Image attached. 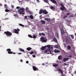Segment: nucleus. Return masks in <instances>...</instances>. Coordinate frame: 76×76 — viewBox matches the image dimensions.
I'll return each instance as SVG.
<instances>
[{
  "label": "nucleus",
  "mask_w": 76,
  "mask_h": 76,
  "mask_svg": "<svg viewBox=\"0 0 76 76\" xmlns=\"http://www.w3.org/2000/svg\"><path fill=\"white\" fill-rule=\"evenodd\" d=\"M26 11L27 13H31L30 11H29V9H28V8L27 7H26Z\"/></svg>",
  "instance_id": "ddd939ff"
},
{
  "label": "nucleus",
  "mask_w": 76,
  "mask_h": 76,
  "mask_svg": "<svg viewBox=\"0 0 76 76\" xmlns=\"http://www.w3.org/2000/svg\"><path fill=\"white\" fill-rule=\"evenodd\" d=\"M70 36H71V37L72 39H74V36H73V35H70Z\"/></svg>",
  "instance_id": "c756f323"
},
{
  "label": "nucleus",
  "mask_w": 76,
  "mask_h": 76,
  "mask_svg": "<svg viewBox=\"0 0 76 76\" xmlns=\"http://www.w3.org/2000/svg\"><path fill=\"white\" fill-rule=\"evenodd\" d=\"M12 7L13 9V8H14V6L13 5H12Z\"/></svg>",
  "instance_id": "37998d69"
},
{
  "label": "nucleus",
  "mask_w": 76,
  "mask_h": 76,
  "mask_svg": "<svg viewBox=\"0 0 76 76\" xmlns=\"http://www.w3.org/2000/svg\"><path fill=\"white\" fill-rule=\"evenodd\" d=\"M43 13L44 14H45V15H47V14H48V12L45 10L43 11Z\"/></svg>",
  "instance_id": "f8f14e48"
},
{
  "label": "nucleus",
  "mask_w": 76,
  "mask_h": 76,
  "mask_svg": "<svg viewBox=\"0 0 76 76\" xmlns=\"http://www.w3.org/2000/svg\"><path fill=\"white\" fill-rule=\"evenodd\" d=\"M48 19V18H45L44 20H47Z\"/></svg>",
  "instance_id": "8fccbe9b"
},
{
  "label": "nucleus",
  "mask_w": 76,
  "mask_h": 76,
  "mask_svg": "<svg viewBox=\"0 0 76 76\" xmlns=\"http://www.w3.org/2000/svg\"><path fill=\"white\" fill-rule=\"evenodd\" d=\"M4 8L6 9H9V7H7V5L6 4H5L4 5Z\"/></svg>",
  "instance_id": "f3484780"
},
{
  "label": "nucleus",
  "mask_w": 76,
  "mask_h": 76,
  "mask_svg": "<svg viewBox=\"0 0 76 76\" xmlns=\"http://www.w3.org/2000/svg\"><path fill=\"white\" fill-rule=\"evenodd\" d=\"M67 16L66 15H65L63 17L64 19H65V18H66Z\"/></svg>",
  "instance_id": "58836bf2"
},
{
  "label": "nucleus",
  "mask_w": 76,
  "mask_h": 76,
  "mask_svg": "<svg viewBox=\"0 0 76 76\" xmlns=\"http://www.w3.org/2000/svg\"><path fill=\"white\" fill-rule=\"evenodd\" d=\"M32 57H34V58H35V57H36V56H35V55H33Z\"/></svg>",
  "instance_id": "79ce46f5"
},
{
  "label": "nucleus",
  "mask_w": 76,
  "mask_h": 76,
  "mask_svg": "<svg viewBox=\"0 0 76 76\" xmlns=\"http://www.w3.org/2000/svg\"><path fill=\"white\" fill-rule=\"evenodd\" d=\"M47 21V22H50V20L49 18H48Z\"/></svg>",
  "instance_id": "4c0bfd02"
},
{
  "label": "nucleus",
  "mask_w": 76,
  "mask_h": 76,
  "mask_svg": "<svg viewBox=\"0 0 76 76\" xmlns=\"http://www.w3.org/2000/svg\"><path fill=\"white\" fill-rule=\"evenodd\" d=\"M60 9L61 10H65V8H64V7H61Z\"/></svg>",
  "instance_id": "a878e982"
},
{
  "label": "nucleus",
  "mask_w": 76,
  "mask_h": 76,
  "mask_svg": "<svg viewBox=\"0 0 76 76\" xmlns=\"http://www.w3.org/2000/svg\"><path fill=\"white\" fill-rule=\"evenodd\" d=\"M47 47V46H42L41 48V51H44V50H45L46 49V48Z\"/></svg>",
  "instance_id": "6e6552de"
},
{
  "label": "nucleus",
  "mask_w": 76,
  "mask_h": 76,
  "mask_svg": "<svg viewBox=\"0 0 76 76\" xmlns=\"http://www.w3.org/2000/svg\"><path fill=\"white\" fill-rule=\"evenodd\" d=\"M67 49L69 50H70V49H71V46L70 45H68L67 47Z\"/></svg>",
  "instance_id": "6ab92c4d"
},
{
  "label": "nucleus",
  "mask_w": 76,
  "mask_h": 76,
  "mask_svg": "<svg viewBox=\"0 0 76 76\" xmlns=\"http://www.w3.org/2000/svg\"><path fill=\"white\" fill-rule=\"evenodd\" d=\"M25 10V8H20V10H18V11L20 15H23Z\"/></svg>",
  "instance_id": "f03ea898"
},
{
  "label": "nucleus",
  "mask_w": 76,
  "mask_h": 76,
  "mask_svg": "<svg viewBox=\"0 0 76 76\" xmlns=\"http://www.w3.org/2000/svg\"><path fill=\"white\" fill-rule=\"evenodd\" d=\"M41 34L42 35H43V36H45V34L44 33H42Z\"/></svg>",
  "instance_id": "e433bc0d"
},
{
  "label": "nucleus",
  "mask_w": 76,
  "mask_h": 76,
  "mask_svg": "<svg viewBox=\"0 0 76 76\" xmlns=\"http://www.w3.org/2000/svg\"><path fill=\"white\" fill-rule=\"evenodd\" d=\"M26 0V1H29V0Z\"/></svg>",
  "instance_id": "69168bd1"
},
{
  "label": "nucleus",
  "mask_w": 76,
  "mask_h": 76,
  "mask_svg": "<svg viewBox=\"0 0 76 76\" xmlns=\"http://www.w3.org/2000/svg\"><path fill=\"white\" fill-rule=\"evenodd\" d=\"M50 9H52V10H55V8L54 7L52 6L50 7Z\"/></svg>",
  "instance_id": "dca6fc26"
},
{
  "label": "nucleus",
  "mask_w": 76,
  "mask_h": 76,
  "mask_svg": "<svg viewBox=\"0 0 76 76\" xmlns=\"http://www.w3.org/2000/svg\"><path fill=\"white\" fill-rule=\"evenodd\" d=\"M41 33H39V35L40 36H41V35H42V34H41Z\"/></svg>",
  "instance_id": "09e8293b"
},
{
  "label": "nucleus",
  "mask_w": 76,
  "mask_h": 76,
  "mask_svg": "<svg viewBox=\"0 0 76 76\" xmlns=\"http://www.w3.org/2000/svg\"><path fill=\"white\" fill-rule=\"evenodd\" d=\"M26 50H27V51H30L32 50V48L30 47L27 48L26 49Z\"/></svg>",
  "instance_id": "aec40b11"
},
{
  "label": "nucleus",
  "mask_w": 76,
  "mask_h": 76,
  "mask_svg": "<svg viewBox=\"0 0 76 76\" xmlns=\"http://www.w3.org/2000/svg\"><path fill=\"white\" fill-rule=\"evenodd\" d=\"M42 66H44V65H45V64H44V63H43V64H42Z\"/></svg>",
  "instance_id": "864d4df0"
},
{
  "label": "nucleus",
  "mask_w": 76,
  "mask_h": 76,
  "mask_svg": "<svg viewBox=\"0 0 76 76\" xmlns=\"http://www.w3.org/2000/svg\"><path fill=\"white\" fill-rule=\"evenodd\" d=\"M75 74H76V70L75 71Z\"/></svg>",
  "instance_id": "052dcab7"
},
{
  "label": "nucleus",
  "mask_w": 76,
  "mask_h": 76,
  "mask_svg": "<svg viewBox=\"0 0 76 76\" xmlns=\"http://www.w3.org/2000/svg\"><path fill=\"white\" fill-rule=\"evenodd\" d=\"M5 12H10V10H8L7 9H6L5 10Z\"/></svg>",
  "instance_id": "c85d7f7f"
},
{
  "label": "nucleus",
  "mask_w": 76,
  "mask_h": 76,
  "mask_svg": "<svg viewBox=\"0 0 76 76\" xmlns=\"http://www.w3.org/2000/svg\"><path fill=\"white\" fill-rule=\"evenodd\" d=\"M75 35H76V33H75Z\"/></svg>",
  "instance_id": "774afa93"
},
{
  "label": "nucleus",
  "mask_w": 76,
  "mask_h": 76,
  "mask_svg": "<svg viewBox=\"0 0 76 76\" xmlns=\"http://www.w3.org/2000/svg\"><path fill=\"white\" fill-rule=\"evenodd\" d=\"M73 15H71L69 16V18H73Z\"/></svg>",
  "instance_id": "f704fd0d"
},
{
  "label": "nucleus",
  "mask_w": 76,
  "mask_h": 76,
  "mask_svg": "<svg viewBox=\"0 0 76 76\" xmlns=\"http://www.w3.org/2000/svg\"><path fill=\"white\" fill-rule=\"evenodd\" d=\"M26 63L27 64H28V63H29V61H26Z\"/></svg>",
  "instance_id": "c03bdc74"
},
{
  "label": "nucleus",
  "mask_w": 76,
  "mask_h": 76,
  "mask_svg": "<svg viewBox=\"0 0 76 76\" xmlns=\"http://www.w3.org/2000/svg\"><path fill=\"white\" fill-rule=\"evenodd\" d=\"M62 76H64V74H62Z\"/></svg>",
  "instance_id": "4d7b16f0"
},
{
  "label": "nucleus",
  "mask_w": 76,
  "mask_h": 76,
  "mask_svg": "<svg viewBox=\"0 0 76 76\" xmlns=\"http://www.w3.org/2000/svg\"><path fill=\"white\" fill-rule=\"evenodd\" d=\"M18 54H21L22 53H18Z\"/></svg>",
  "instance_id": "13d9d810"
},
{
  "label": "nucleus",
  "mask_w": 76,
  "mask_h": 76,
  "mask_svg": "<svg viewBox=\"0 0 76 76\" xmlns=\"http://www.w3.org/2000/svg\"><path fill=\"white\" fill-rule=\"evenodd\" d=\"M33 69L34 71H38V69L34 66H33Z\"/></svg>",
  "instance_id": "1a4fd4ad"
},
{
  "label": "nucleus",
  "mask_w": 76,
  "mask_h": 76,
  "mask_svg": "<svg viewBox=\"0 0 76 76\" xmlns=\"http://www.w3.org/2000/svg\"><path fill=\"white\" fill-rule=\"evenodd\" d=\"M36 1L37 3H39L40 2V1L39 0H36Z\"/></svg>",
  "instance_id": "a19ab883"
},
{
  "label": "nucleus",
  "mask_w": 76,
  "mask_h": 76,
  "mask_svg": "<svg viewBox=\"0 0 76 76\" xmlns=\"http://www.w3.org/2000/svg\"><path fill=\"white\" fill-rule=\"evenodd\" d=\"M54 52L55 53H60V51H59L58 50H54Z\"/></svg>",
  "instance_id": "412c9836"
},
{
  "label": "nucleus",
  "mask_w": 76,
  "mask_h": 76,
  "mask_svg": "<svg viewBox=\"0 0 76 76\" xmlns=\"http://www.w3.org/2000/svg\"><path fill=\"white\" fill-rule=\"evenodd\" d=\"M46 46V47H47L48 49L45 50V53H47V54H51V47L50 45H48Z\"/></svg>",
  "instance_id": "f257e3e1"
},
{
  "label": "nucleus",
  "mask_w": 76,
  "mask_h": 76,
  "mask_svg": "<svg viewBox=\"0 0 76 76\" xmlns=\"http://www.w3.org/2000/svg\"><path fill=\"white\" fill-rule=\"evenodd\" d=\"M50 1L53 3H54V4H56L57 3V2L55 0H50Z\"/></svg>",
  "instance_id": "4468645a"
},
{
  "label": "nucleus",
  "mask_w": 76,
  "mask_h": 76,
  "mask_svg": "<svg viewBox=\"0 0 76 76\" xmlns=\"http://www.w3.org/2000/svg\"><path fill=\"white\" fill-rule=\"evenodd\" d=\"M55 48H57V47H58V45H55Z\"/></svg>",
  "instance_id": "a18cd8bd"
},
{
  "label": "nucleus",
  "mask_w": 76,
  "mask_h": 76,
  "mask_svg": "<svg viewBox=\"0 0 76 76\" xmlns=\"http://www.w3.org/2000/svg\"><path fill=\"white\" fill-rule=\"evenodd\" d=\"M53 67H57L58 66V64H54L53 65Z\"/></svg>",
  "instance_id": "bb28decb"
},
{
  "label": "nucleus",
  "mask_w": 76,
  "mask_h": 76,
  "mask_svg": "<svg viewBox=\"0 0 76 76\" xmlns=\"http://www.w3.org/2000/svg\"><path fill=\"white\" fill-rule=\"evenodd\" d=\"M28 37L30 38H33V37L30 34H29L28 35Z\"/></svg>",
  "instance_id": "7c9ffc66"
},
{
  "label": "nucleus",
  "mask_w": 76,
  "mask_h": 76,
  "mask_svg": "<svg viewBox=\"0 0 76 76\" xmlns=\"http://www.w3.org/2000/svg\"><path fill=\"white\" fill-rule=\"evenodd\" d=\"M19 8H20V7H16V9H19Z\"/></svg>",
  "instance_id": "49530a36"
},
{
  "label": "nucleus",
  "mask_w": 76,
  "mask_h": 76,
  "mask_svg": "<svg viewBox=\"0 0 76 76\" xmlns=\"http://www.w3.org/2000/svg\"><path fill=\"white\" fill-rule=\"evenodd\" d=\"M19 50L20 51H22V52H25V50L23 49L22 48H19Z\"/></svg>",
  "instance_id": "5701e85b"
},
{
  "label": "nucleus",
  "mask_w": 76,
  "mask_h": 76,
  "mask_svg": "<svg viewBox=\"0 0 76 76\" xmlns=\"http://www.w3.org/2000/svg\"><path fill=\"white\" fill-rule=\"evenodd\" d=\"M61 34L62 35H63V34H64V30H63V29H62L61 30Z\"/></svg>",
  "instance_id": "b1692460"
},
{
  "label": "nucleus",
  "mask_w": 76,
  "mask_h": 76,
  "mask_svg": "<svg viewBox=\"0 0 76 76\" xmlns=\"http://www.w3.org/2000/svg\"><path fill=\"white\" fill-rule=\"evenodd\" d=\"M19 31H20V29H19L17 28V29H15L14 30V33L17 34H19Z\"/></svg>",
  "instance_id": "0eeeda50"
},
{
  "label": "nucleus",
  "mask_w": 76,
  "mask_h": 76,
  "mask_svg": "<svg viewBox=\"0 0 76 76\" xmlns=\"http://www.w3.org/2000/svg\"><path fill=\"white\" fill-rule=\"evenodd\" d=\"M61 6H62V7H64V6H63V5L62 4H61Z\"/></svg>",
  "instance_id": "603ef678"
},
{
  "label": "nucleus",
  "mask_w": 76,
  "mask_h": 76,
  "mask_svg": "<svg viewBox=\"0 0 76 76\" xmlns=\"http://www.w3.org/2000/svg\"><path fill=\"white\" fill-rule=\"evenodd\" d=\"M69 58H64L63 59V61L64 62H66V61L69 60Z\"/></svg>",
  "instance_id": "9b49d317"
},
{
  "label": "nucleus",
  "mask_w": 76,
  "mask_h": 76,
  "mask_svg": "<svg viewBox=\"0 0 76 76\" xmlns=\"http://www.w3.org/2000/svg\"><path fill=\"white\" fill-rule=\"evenodd\" d=\"M64 65H65V66H67V64L66 63H64Z\"/></svg>",
  "instance_id": "3c124183"
},
{
  "label": "nucleus",
  "mask_w": 76,
  "mask_h": 76,
  "mask_svg": "<svg viewBox=\"0 0 76 76\" xmlns=\"http://www.w3.org/2000/svg\"><path fill=\"white\" fill-rule=\"evenodd\" d=\"M20 61L21 62H22V61H23V60H22V59H20Z\"/></svg>",
  "instance_id": "6e6d98bb"
},
{
  "label": "nucleus",
  "mask_w": 76,
  "mask_h": 76,
  "mask_svg": "<svg viewBox=\"0 0 76 76\" xmlns=\"http://www.w3.org/2000/svg\"><path fill=\"white\" fill-rule=\"evenodd\" d=\"M69 57H71L72 56H69Z\"/></svg>",
  "instance_id": "680f3d73"
},
{
  "label": "nucleus",
  "mask_w": 76,
  "mask_h": 76,
  "mask_svg": "<svg viewBox=\"0 0 76 76\" xmlns=\"http://www.w3.org/2000/svg\"><path fill=\"white\" fill-rule=\"evenodd\" d=\"M0 6H2V4H0Z\"/></svg>",
  "instance_id": "0e129e2a"
},
{
  "label": "nucleus",
  "mask_w": 76,
  "mask_h": 76,
  "mask_svg": "<svg viewBox=\"0 0 76 76\" xmlns=\"http://www.w3.org/2000/svg\"><path fill=\"white\" fill-rule=\"evenodd\" d=\"M59 73H60V72L59 71Z\"/></svg>",
  "instance_id": "338daca9"
},
{
  "label": "nucleus",
  "mask_w": 76,
  "mask_h": 76,
  "mask_svg": "<svg viewBox=\"0 0 76 76\" xmlns=\"http://www.w3.org/2000/svg\"><path fill=\"white\" fill-rule=\"evenodd\" d=\"M66 20V22H69V23H70V20Z\"/></svg>",
  "instance_id": "ea45409f"
},
{
  "label": "nucleus",
  "mask_w": 76,
  "mask_h": 76,
  "mask_svg": "<svg viewBox=\"0 0 76 76\" xmlns=\"http://www.w3.org/2000/svg\"><path fill=\"white\" fill-rule=\"evenodd\" d=\"M70 15V13H68L66 14L67 16H69V15Z\"/></svg>",
  "instance_id": "de8ad7c7"
},
{
  "label": "nucleus",
  "mask_w": 76,
  "mask_h": 76,
  "mask_svg": "<svg viewBox=\"0 0 76 76\" xmlns=\"http://www.w3.org/2000/svg\"><path fill=\"white\" fill-rule=\"evenodd\" d=\"M33 38H37V36L35 35H33Z\"/></svg>",
  "instance_id": "72a5a7b5"
},
{
  "label": "nucleus",
  "mask_w": 76,
  "mask_h": 76,
  "mask_svg": "<svg viewBox=\"0 0 76 76\" xmlns=\"http://www.w3.org/2000/svg\"><path fill=\"white\" fill-rule=\"evenodd\" d=\"M40 40L41 42H47V40L43 37H41L40 38Z\"/></svg>",
  "instance_id": "423d86ee"
},
{
  "label": "nucleus",
  "mask_w": 76,
  "mask_h": 76,
  "mask_svg": "<svg viewBox=\"0 0 76 76\" xmlns=\"http://www.w3.org/2000/svg\"><path fill=\"white\" fill-rule=\"evenodd\" d=\"M7 51H8V53L9 54H16V53H13L12 51H11V49H7Z\"/></svg>",
  "instance_id": "39448f33"
},
{
  "label": "nucleus",
  "mask_w": 76,
  "mask_h": 76,
  "mask_svg": "<svg viewBox=\"0 0 76 76\" xmlns=\"http://www.w3.org/2000/svg\"><path fill=\"white\" fill-rule=\"evenodd\" d=\"M19 25L21 26H24L23 25H22V24H19Z\"/></svg>",
  "instance_id": "c9c22d12"
},
{
  "label": "nucleus",
  "mask_w": 76,
  "mask_h": 76,
  "mask_svg": "<svg viewBox=\"0 0 76 76\" xmlns=\"http://www.w3.org/2000/svg\"><path fill=\"white\" fill-rule=\"evenodd\" d=\"M24 18H26V19H27V17L26 16H25Z\"/></svg>",
  "instance_id": "5fc2aeb1"
},
{
  "label": "nucleus",
  "mask_w": 76,
  "mask_h": 76,
  "mask_svg": "<svg viewBox=\"0 0 76 76\" xmlns=\"http://www.w3.org/2000/svg\"><path fill=\"white\" fill-rule=\"evenodd\" d=\"M58 60H62V56H58Z\"/></svg>",
  "instance_id": "4be33fe9"
},
{
  "label": "nucleus",
  "mask_w": 76,
  "mask_h": 76,
  "mask_svg": "<svg viewBox=\"0 0 76 76\" xmlns=\"http://www.w3.org/2000/svg\"><path fill=\"white\" fill-rule=\"evenodd\" d=\"M34 53V51H31V52H29V53H30V54H31H31H33V53Z\"/></svg>",
  "instance_id": "2f4dec72"
},
{
  "label": "nucleus",
  "mask_w": 76,
  "mask_h": 76,
  "mask_svg": "<svg viewBox=\"0 0 76 76\" xmlns=\"http://www.w3.org/2000/svg\"><path fill=\"white\" fill-rule=\"evenodd\" d=\"M57 71H60L61 74V75H63V72L62 70H61V68H60L59 69H57Z\"/></svg>",
  "instance_id": "9d476101"
},
{
  "label": "nucleus",
  "mask_w": 76,
  "mask_h": 76,
  "mask_svg": "<svg viewBox=\"0 0 76 76\" xmlns=\"http://www.w3.org/2000/svg\"><path fill=\"white\" fill-rule=\"evenodd\" d=\"M4 34H5L7 37H10L12 35V33L10 31H5L4 32Z\"/></svg>",
  "instance_id": "7ed1b4c3"
},
{
  "label": "nucleus",
  "mask_w": 76,
  "mask_h": 76,
  "mask_svg": "<svg viewBox=\"0 0 76 76\" xmlns=\"http://www.w3.org/2000/svg\"><path fill=\"white\" fill-rule=\"evenodd\" d=\"M51 48H52H52H53V46H51Z\"/></svg>",
  "instance_id": "bf43d9fd"
},
{
  "label": "nucleus",
  "mask_w": 76,
  "mask_h": 76,
  "mask_svg": "<svg viewBox=\"0 0 76 76\" xmlns=\"http://www.w3.org/2000/svg\"><path fill=\"white\" fill-rule=\"evenodd\" d=\"M29 18H31V19H34V17L32 15H30Z\"/></svg>",
  "instance_id": "393cba45"
},
{
  "label": "nucleus",
  "mask_w": 76,
  "mask_h": 76,
  "mask_svg": "<svg viewBox=\"0 0 76 76\" xmlns=\"http://www.w3.org/2000/svg\"><path fill=\"white\" fill-rule=\"evenodd\" d=\"M1 22V21H0V23ZM0 29H1V26H0Z\"/></svg>",
  "instance_id": "e2e57ef3"
},
{
  "label": "nucleus",
  "mask_w": 76,
  "mask_h": 76,
  "mask_svg": "<svg viewBox=\"0 0 76 76\" xmlns=\"http://www.w3.org/2000/svg\"><path fill=\"white\" fill-rule=\"evenodd\" d=\"M53 40L55 42H57V40L56 38H54L53 39Z\"/></svg>",
  "instance_id": "cd10ccee"
},
{
  "label": "nucleus",
  "mask_w": 76,
  "mask_h": 76,
  "mask_svg": "<svg viewBox=\"0 0 76 76\" xmlns=\"http://www.w3.org/2000/svg\"><path fill=\"white\" fill-rule=\"evenodd\" d=\"M43 10L42 9H41L40 10H39V14H42V13H43Z\"/></svg>",
  "instance_id": "a211bd4d"
},
{
  "label": "nucleus",
  "mask_w": 76,
  "mask_h": 76,
  "mask_svg": "<svg viewBox=\"0 0 76 76\" xmlns=\"http://www.w3.org/2000/svg\"><path fill=\"white\" fill-rule=\"evenodd\" d=\"M40 22L42 24H43L44 25V24H45V21H44V20H42L40 21Z\"/></svg>",
  "instance_id": "2eb2a0df"
},
{
  "label": "nucleus",
  "mask_w": 76,
  "mask_h": 76,
  "mask_svg": "<svg viewBox=\"0 0 76 76\" xmlns=\"http://www.w3.org/2000/svg\"><path fill=\"white\" fill-rule=\"evenodd\" d=\"M72 39L70 37H66V42L67 43H70Z\"/></svg>",
  "instance_id": "20e7f679"
},
{
  "label": "nucleus",
  "mask_w": 76,
  "mask_h": 76,
  "mask_svg": "<svg viewBox=\"0 0 76 76\" xmlns=\"http://www.w3.org/2000/svg\"><path fill=\"white\" fill-rule=\"evenodd\" d=\"M43 1L45 3H48V0H43Z\"/></svg>",
  "instance_id": "473e14b6"
}]
</instances>
